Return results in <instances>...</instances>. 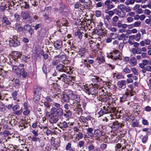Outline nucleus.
Masks as SVG:
<instances>
[{
	"mask_svg": "<svg viewBox=\"0 0 151 151\" xmlns=\"http://www.w3.org/2000/svg\"><path fill=\"white\" fill-rule=\"evenodd\" d=\"M58 120V118L57 116L53 115L51 116L50 120V122L52 124L56 123Z\"/></svg>",
	"mask_w": 151,
	"mask_h": 151,
	"instance_id": "obj_17",
	"label": "nucleus"
},
{
	"mask_svg": "<svg viewBox=\"0 0 151 151\" xmlns=\"http://www.w3.org/2000/svg\"><path fill=\"white\" fill-rule=\"evenodd\" d=\"M131 70L132 72L135 75H137L138 73L136 69L134 68H131Z\"/></svg>",
	"mask_w": 151,
	"mask_h": 151,
	"instance_id": "obj_52",
	"label": "nucleus"
},
{
	"mask_svg": "<svg viewBox=\"0 0 151 151\" xmlns=\"http://www.w3.org/2000/svg\"><path fill=\"white\" fill-rule=\"evenodd\" d=\"M58 139H55L54 140V141L52 142V144L55 147H58L59 145V143L58 142Z\"/></svg>",
	"mask_w": 151,
	"mask_h": 151,
	"instance_id": "obj_36",
	"label": "nucleus"
},
{
	"mask_svg": "<svg viewBox=\"0 0 151 151\" xmlns=\"http://www.w3.org/2000/svg\"><path fill=\"white\" fill-rule=\"evenodd\" d=\"M81 5V4L79 3L76 2L74 5V8L75 9L78 8L80 7Z\"/></svg>",
	"mask_w": 151,
	"mask_h": 151,
	"instance_id": "obj_56",
	"label": "nucleus"
},
{
	"mask_svg": "<svg viewBox=\"0 0 151 151\" xmlns=\"http://www.w3.org/2000/svg\"><path fill=\"white\" fill-rule=\"evenodd\" d=\"M0 125H2L3 129L9 130V120L7 118L2 120Z\"/></svg>",
	"mask_w": 151,
	"mask_h": 151,
	"instance_id": "obj_3",
	"label": "nucleus"
},
{
	"mask_svg": "<svg viewBox=\"0 0 151 151\" xmlns=\"http://www.w3.org/2000/svg\"><path fill=\"white\" fill-rule=\"evenodd\" d=\"M127 20L128 22H131L133 21V19L132 17H129L127 18Z\"/></svg>",
	"mask_w": 151,
	"mask_h": 151,
	"instance_id": "obj_57",
	"label": "nucleus"
},
{
	"mask_svg": "<svg viewBox=\"0 0 151 151\" xmlns=\"http://www.w3.org/2000/svg\"><path fill=\"white\" fill-rule=\"evenodd\" d=\"M9 70H4L3 68H0V75L4 77V81L5 79H8V80H6V81H9V77L7 74V73L8 72Z\"/></svg>",
	"mask_w": 151,
	"mask_h": 151,
	"instance_id": "obj_6",
	"label": "nucleus"
},
{
	"mask_svg": "<svg viewBox=\"0 0 151 151\" xmlns=\"http://www.w3.org/2000/svg\"><path fill=\"white\" fill-rule=\"evenodd\" d=\"M12 70L13 72L17 74V73L19 72V70L18 67L15 66H13L12 68Z\"/></svg>",
	"mask_w": 151,
	"mask_h": 151,
	"instance_id": "obj_39",
	"label": "nucleus"
},
{
	"mask_svg": "<svg viewBox=\"0 0 151 151\" xmlns=\"http://www.w3.org/2000/svg\"><path fill=\"white\" fill-rule=\"evenodd\" d=\"M151 41L149 39H146L145 40V44L147 45H150V43Z\"/></svg>",
	"mask_w": 151,
	"mask_h": 151,
	"instance_id": "obj_60",
	"label": "nucleus"
},
{
	"mask_svg": "<svg viewBox=\"0 0 151 151\" xmlns=\"http://www.w3.org/2000/svg\"><path fill=\"white\" fill-rule=\"evenodd\" d=\"M17 92L16 91H14L12 94V96L14 100H16L17 99L16 96L17 95Z\"/></svg>",
	"mask_w": 151,
	"mask_h": 151,
	"instance_id": "obj_44",
	"label": "nucleus"
},
{
	"mask_svg": "<svg viewBox=\"0 0 151 151\" xmlns=\"http://www.w3.org/2000/svg\"><path fill=\"white\" fill-rule=\"evenodd\" d=\"M63 96V100L65 102H68L69 100V96L67 94H64Z\"/></svg>",
	"mask_w": 151,
	"mask_h": 151,
	"instance_id": "obj_30",
	"label": "nucleus"
},
{
	"mask_svg": "<svg viewBox=\"0 0 151 151\" xmlns=\"http://www.w3.org/2000/svg\"><path fill=\"white\" fill-rule=\"evenodd\" d=\"M24 109L25 110L23 112L24 114V115L28 114L29 113V111L28 110L27 106L25 105L24 106Z\"/></svg>",
	"mask_w": 151,
	"mask_h": 151,
	"instance_id": "obj_40",
	"label": "nucleus"
},
{
	"mask_svg": "<svg viewBox=\"0 0 151 151\" xmlns=\"http://www.w3.org/2000/svg\"><path fill=\"white\" fill-rule=\"evenodd\" d=\"M130 63L133 66H135L137 64V60L134 57H132L130 60Z\"/></svg>",
	"mask_w": 151,
	"mask_h": 151,
	"instance_id": "obj_25",
	"label": "nucleus"
},
{
	"mask_svg": "<svg viewBox=\"0 0 151 151\" xmlns=\"http://www.w3.org/2000/svg\"><path fill=\"white\" fill-rule=\"evenodd\" d=\"M21 16L24 19H29L30 18L29 14L27 12H22L21 14Z\"/></svg>",
	"mask_w": 151,
	"mask_h": 151,
	"instance_id": "obj_11",
	"label": "nucleus"
},
{
	"mask_svg": "<svg viewBox=\"0 0 151 151\" xmlns=\"http://www.w3.org/2000/svg\"><path fill=\"white\" fill-rule=\"evenodd\" d=\"M110 37L112 39H114L117 37V35L113 33H111L110 34Z\"/></svg>",
	"mask_w": 151,
	"mask_h": 151,
	"instance_id": "obj_43",
	"label": "nucleus"
},
{
	"mask_svg": "<svg viewBox=\"0 0 151 151\" xmlns=\"http://www.w3.org/2000/svg\"><path fill=\"white\" fill-rule=\"evenodd\" d=\"M20 45V42L17 40L16 37H12V38L10 37V46L15 47Z\"/></svg>",
	"mask_w": 151,
	"mask_h": 151,
	"instance_id": "obj_5",
	"label": "nucleus"
},
{
	"mask_svg": "<svg viewBox=\"0 0 151 151\" xmlns=\"http://www.w3.org/2000/svg\"><path fill=\"white\" fill-rule=\"evenodd\" d=\"M112 55H108L107 57L109 58L116 60L118 59H122V54L118 50H114L113 51L112 53H111Z\"/></svg>",
	"mask_w": 151,
	"mask_h": 151,
	"instance_id": "obj_1",
	"label": "nucleus"
},
{
	"mask_svg": "<svg viewBox=\"0 0 151 151\" xmlns=\"http://www.w3.org/2000/svg\"><path fill=\"white\" fill-rule=\"evenodd\" d=\"M69 96L70 99L73 100L76 97V96L75 95H74L73 93L70 94Z\"/></svg>",
	"mask_w": 151,
	"mask_h": 151,
	"instance_id": "obj_64",
	"label": "nucleus"
},
{
	"mask_svg": "<svg viewBox=\"0 0 151 151\" xmlns=\"http://www.w3.org/2000/svg\"><path fill=\"white\" fill-rule=\"evenodd\" d=\"M62 124L63 127L65 128H67L68 126L67 122L65 121L63 122Z\"/></svg>",
	"mask_w": 151,
	"mask_h": 151,
	"instance_id": "obj_63",
	"label": "nucleus"
},
{
	"mask_svg": "<svg viewBox=\"0 0 151 151\" xmlns=\"http://www.w3.org/2000/svg\"><path fill=\"white\" fill-rule=\"evenodd\" d=\"M125 12H129L131 11V9L130 8L129 6H126L124 9Z\"/></svg>",
	"mask_w": 151,
	"mask_h": 151,
	"instance_id": "obj_58",
	"label": "nucleus"
},
{
	"mask_svg": "<svg viewBox=\"0 0 151 151\" xmlns=\"http://www.w3.org/2000/svg\"><path fill=\"white\" fill-rule=\"evenodd\" d=\"M114 77H116L118 79H124V77L123 75L119 73H113Z\"/></svg>",
	"mask_w": 151,
	"mask_h": 151,
	"instance_id": "obj_21",
	"label": "nucleus"
},
{
	"mask_svg": "<svg viewBox=\"0 0 151 151\" xmlns=\"http://www.w3.org/2000/svg\"><path fill=\"white\" fill-rule=\"evenodd\" d=\"M14 16L15 19L17 21H19L20 20V17L19 14H15L14 15Z\"/></svg>",
	"mask_w": 151,
	"mask_h": 151,
	"instance_id": "obj_48",
	"label": "nucleus"
},
{
	"mask_svg": "<svg viewBox=\"0 0 151 151\" xmlns=\"http://www.w3.org/2000/svg\"><path fill=\"white\" fill-rule=\"evenodd\" d=\"M117 14L120 17L123 18L124 17L126 13L124 11H120L118 10L117 12Z\"/></svg>",
	"mask_w": 151,
	"mask_h": 151,
	"instance_id": "obj_28",
	"label": "nucleus"
},
{
	"mask_svg": "<svg viewBox=\"0 0 151 151\" xmlns=\"http://www.w3.org/2000/svg\"><path fill=\"white\" fill-rule=\"evenodd\" d=\"M75 35L76 36H78L79 38L81 40L82 37V35L80 32H76L75 33Z\"/></svg>",
	"mask_w": 151,
	"mask_h": 151,
	"instance_id": "obj_38",
	"label": "nucleus"
},
{
	"mask_svg": "<svg viewBox=\"0 0 151 151\" xmlns=\"http://www.w3.org/2000/svg\"><path fill=\"white\" fill-rule=\"evenodd\" d=\"M141 24L140 22H136L134 23V27H139Z\"/></svg>",
	"mask_w": 151,
	"mask_h": 151,
	"instance_id": "obj_53",
	"label": "nucleus"
},
{
	"mask_svg": "<svg viewBox=\"0 0 151 151\" xmlns=\"http://www.w3.org/2000/svg\"><path fill=\"white\" fill-rule=\"evenodd\" d=\"M95 34L99 36H102L103 34V32L101 29H96L94 31Z\"/></svg>",
	"mask_w": 151,
	"mask_h": 151,
	"instance_id": "obj_23",
	"label": "nucleus"
},
{
	"mask_svg": "<svg viewBox=\"0 0 151 151\" xmlns=\"http://www.w3.org/2000/svg\"><path fill=\"white\" fill-rule=\"evenodd\" d=\"M0 109L2 112H4L6 110L5 105L1 102H0Z\"/></svg>",
	"mask_w": 151,
	"mask_h": 151,
	"instance_id": "obj_35",
	"label": "nucleus"
},
{
	"mask_svg": "<svg viewBox=\"0 0 151 151\" xmlns=\"http://www.w3.org/2000/svg\"><path fill=\"white\" fill-rule=\"evenodd\" d=\"M129 87L130 89L129 90L127 89V92H126L125 95L126 96L128 95H130L131 96H133L132 91H133V86L132 84H130L129 86Z\"/></svg>",
	"mask_w": 151,
	"mask_h": 151,
	"instance_id": "obj_14",
	"label": "nucleus"
},
{
	"mask_svg": "<svg viewBox=\"0 0 151 151\" xmlns=\"http://www.w3.org/2000/svg\"><path fill=\"white\" fill-rule=\"evenodd\" d=\"M77 137H78L79 138L81 139L83 138V136L82 134L80 132H79V133L77 134Z\"/></svg>",
	"mask_w": 151,
	"mask_h": 151,
	"instance_id": "obj_62",
	"label": "nucleus"
},
{
	"mask_svg": "<svg viewBox=\"0 0 151 151\" xmlns=\"http://www.w3.org/2000/svg\"><path fill=\"white\" fill-rule=\"evenodd\" d=\"M87 61L86 60H84L83 63H84L85 65L88 68H89L91 67V65H90L88 63H87Z\"/></svg>",
	"mask_w": 151,
	"mask_h": 151,
	"instance_id": "obj_51",
	"label": "nucleus"
},
{
	"mask_svg": "<svg viewBox=\"0 0 151 151\" xmlns=\"http://www.w3.org/2000/svg\"><path fill=\"white\" fill-rule=\"evenodd\" d=\"M141 56L143 58H149V57L147 56V53L145 52L142 53L141 54Z\"/></svg>",
	"mask_w": 151,
	"mask_h": 151,
	"instance_id": "obj_54",
	"label": "nucleus"
},
{
	"mask_svg": "<svg viewBox=\"0 0 151 151\" xmlns=\"http://www.w3.org/2000/svg\"><path fill=\"white\" fill-rule=\"evenodd\" d=\"M24 28L25 30L28 31L31 29L30 25L28 24L25 25L24 27Z\"/></svg>",
	"mask_w": 151,
	"mask_h": 151,
	"instance_id": "obj_45",
	"label": "nucleus"
},
{
	"mask_svg": "<svg viewBox=\"0 0 151 151\" xmlns=\"http://www.w3.org/2000/svg\"><path fill=\"white\" fill-rule=\"evenodd\" d=\"M2 22L5 25H9V21L5 15L3 16Z\"/></svg>",
	"mask_w": 151,
	"mask_h": 151,
	"instance_id": "obj_12",
	"label": "nucleus"
},
{
	"mask_svg": "<svg viewBox=\"0 0 151 151\" xmlns=\"http://www.w3.org/2000/svg\"><path fill=\"white\" fill-rule=\"evenodd\" d=\"M7 8L6 5V4H1L0 5V11L1 12H4Z\"/></svg>",
	"mask_w": 151,
	"mask_h": 151,
	"instance_id": "obj_32",
	"label": "nucleus"
},
{
	"mask_svg": "<svg viewBox=\"0 0 151 151\" xmlns=\"http://www.w3.org/2000/svg\"><path fill=\"white\" fill-rule=\"evenodd\" d=\"M94 134L96 137L98 138H99L102 135L101 132L99 129L95 130L94 131Z\"/></svg>",
	"mask_w": 151,
	"mask_h": 151,
	"instance_id": "obj_20",
	"label": "nucleus"
},
{
	"mask_svg": "<svg viewBox=\"0 0 151 151\" xmlns=\"http://www.w3.org/2000/svg\"><path fill=\"white\" fill-rule=\"evenodd\" d=\"M15 27L19 31H21L23 30V28L19 24H15Z\"/></svg>",
	"mask_w": 151,
	"mask_h": 151,
	"instance_id": "obj_41",
	"label": "nucleus"
},
{
	"mask_svg": "<svg viewBox=\"0 0 151 151\" xmlns=\"http://www.w3.org/2000/svg\"><path fill=\"white\" fill-rule=\"evenodd\" d=\"M62 45V42L60 40H58L55 42L54 43V46L57 49L61 48Z\"/></svg>",
	"mask_w": 151,
	"mask_h": 151,
	"instance_id": "obj_16",
	"label": "nucleus"
},
{
	"mask_svg": "<svg viewBox=\"0 0 151 151\" xmlns=\"http://www.w3.org/2000/svg\"><path fill=\"white\" fill-rule=\"evenodd\" d=\"M135 2V0H127L125 2V4L127 5H133Z\"/></svg>",
	"mask_w": 151,
	"mask_h": 151,
	"instance_id": "obj_29",
	"label": "nucleus"
},
{
	"mask_svg": "<svg viewBox=\"0 0 151 151\" xmlns=\"http://www.w3.org/2000/svg\"><path fill=\"white\" fill-rule=\"evenodd\" d=\"M127 82L124 80H120L117 82V86L118 88L120 90L124 89L126 87Z\"/></svg>",
	"mask_w": 151,
	"mask_h": 151,
	"instance_id": "obj_4",
	"label": "nucleus"
},
{
	"mask_svg": "<svg viewBox=\"0 0 151 151\" xmlns=\"http://www.w3.org/2000/svg\"><path fill=\"white\" fill-rule=\"evenodd\" d=\"M101 11L99 10H96L95 12V15L97 17H99L101 16Z\"/></svg>",
	"mask_w": 151,
	"mask_h": 151,
	"instance_id": "obj_46",
	"label": "nucleus"
},
{
	"mask_svg": "<svg viewBox=\"0 0 151 151\" xmlns=\"http://www.w3.org/2000/svg\"><path fill=\"white\" fill-rule=\"evenodd\" d=\"M18 75H20L22 76L23 77H26L27 76V73L25 71L24 69L22 68L20 70L19 72L17 73Z\"/></svg>",
	"mask_w": 151,
	"mask_h": 151,
	"instance_id": "obj_13",
	"label": "nucleus"
},
{
	"mask_svg": "<svg viewBox=\"0 0 151 151\" xmlns=\"http://www.w3.org/2000/svg\"><path fill=\"white\" fill-rule=\"evenodd\" d=\"M92 81H93V82L95 83H96L102 81V80L101 79L99 78V77H97V76H94L93 77L92 79Z\"/></svg>",
	"mask_w": 151,
	"mask_h": 151,
	"instance_id": "obj_27",
	"label": "nucleus"
},
{
	"mask_svg": "<svg viewBox=\"0 0 151 151\" xmlns=\"http://www.w3.org/2000/svg\"><path fill=\"white\" fill-rule=\"evenodd\" d=\"M142 62L145 65H151V61L150 60H147L146 59H144L142 60Z\"/></svg>",
	"mask_w": 151,
	"mask_h": 151,
	"instance_id": "obj_33",
	"label": "nucleus"
},
{
	"mask_svg": "<svg viewBox=\"0 0 151 151\" xmlns=\"http://www.w3.org/2000/svg\"><path fill=\"white\" fill-rule=\"evenodd\" d=\"M67 77V76L65 74H63L61 75L60 76V77H58L57 78L58 80H60L61 79V78H63V81L64 80H65V78Z\"/></svg>",
	"mask_w": 151,
	"mask_h": 151,
	"instance_id": "obj_49",
	"label": "nucleus"
},
{
	"mask_svg": "<svg viewBox=\"0 0 151 151\" xmlns=\"http://www.w3.org/2000/svg\"><path fill=\"white\" fill-rule=\"evenodd\" d=\"M105 13L108 14L109 16L110 17L112 16L114 14L113 11H109L107 9H106L105 10Z\"/></svg>",
	"mask_w": 151,
	"mask_h": 151,
	"instance_id": "obj_37",
	"label": "nucleus"
},
{
	"mask_svg": "<svg viewBox=\"0 0 151 151\" xmlns=\"http://www.w3.org/2000/svg\"><path fill=\"white\" fill-rule=\"evenodd\" d=\"M57 70L59 71H65L66 70V67L61 64H59L56 67Z\"/></svg>",
	"mask_w": 151,
	"mask_h": 151,
	"instance_id": "obj_15",
	"label": "nucleus"
},
{
	"mask_svg": "<svg viewBox=\"0 0 151 151\" xmlns=\"http://www.w3.org/2000/svg\"><path fill=\"white\" fill-rule=\"evenodd\" d=\"M40 93H38L36 91L35 92V94L34 95L33 100L35 102H37V101H38L40 99Z\"/></svg>",
	"mask_w": 151,
	"mask_h": 151,
	"instance_id": "obj_18",
	"label": "nucleus"
},
{
	"mask_svg": "<svg viewBox=\"0 0 151 151\" xmlns=\"http://www.w3.org/2000/svg\"><path fill=\"white\" fill-rule=\"evenodd\" d=\"M141 34L139 33L136 35L135 37V39L136 41H139L140 40L141 38Z\"/></svg>",
	"mask_w": 151,
	"mask_h": 151,
	"instance_id": "obj_42",
	"label": "nucleus"
},
{
	"mask_svg": "<svg viewBox=\"0 0 151 151\" xmlns=\"http://www.w3.org/2000/svg\"><path fill=\"white\" fill-rule=\"evenodd\" d=\"M22 109H21L20 110L18 111H15L14 112V114L17 115H19L22 113Z\"/></svg>",
	"mask_w": 151,
	"mask_h": 151,
	"instance_id": "obj_61",
	"label": "nucleus"
},
{
	"mask_svg": "<svg viewBox=\"0 0 151 151\" xmlns=\"http://www.w3.org/2000/svg\"><path fill=\"white\" fill-rule=\"evenodd\" d=\"M96 60L99 63V64L101 63L104 61V59L103 56L101 54H99L97 56Z\"/></svg>",
	"mask_w": 151,
	"mask_h": 151,
	"instance_id": "obj_22",
	"label": "nucleus"
},
{
	"mask_svg": "<svg viewBox=\"0 0 151 151\" xmlns=\"http://www.w3.org/2000/svg\"><path fill=\"white\" fill-rule=\"evenodd\" d=\"M85 52V50L84 49L80 50L79 52V55L81 56H83L84 55Z\"/></svg>",
	"mask_w": 151,
	"mask_h": 151,
	"instance_id": "obj_50",
	"label": "nucleus"
},
{
	"mask_svg": "<svg viewBox=\"0 0 151 151\" xmlns=\"http://www.w3.org/2000/svg\"><path fill=\"white\" fill-rule=\"evenodd\" d=\"M46 33V30L45 29H42L41 31L40 32V35H41V36L42 37H44L45 36V34Z\"/></svg>",
	"mask_w": 151,
	"mask_h": 151,
	"instance_id": "obj_47",
	"label": "nucleus"
},
{
	"mask_svg": "<svg viewBox=\"0 0 151 151\" xmlns=\"http://www.w3.org/2000/svg\"><path fill=\"white\" fill-rule=\"evenodd\" d=\"M21 54L18 52L14 51L12 52L11 55H10V62L11 63H14L16 60L18 58H20Z\"/></svg>",
	"mask_w": 151,
	"mask_h": 151,
	"instance_id": "obj_2",
	"label": "nucleus"
},
{
	"mask_svg": "<svg viewBox=\"0 0 151 151\" xmlns=\"http://www.w3.org/2000/svg\"><path fill=\"white\" fill-rule=\"evenodd\" d=\"M84 142L83 141H81L79 142L78 145L80 147H81L83 146L84 145Z\"/></svg>",
	"mask_w": 151,
	"mask_h": 151,
	"instance_id": "obj_59",
	"label": "nucleus"
},
{
	"mask_svg": "<svg viewBox=\"0 0 151 151\" xmlns=\"http://www.w3.org/2000/svg\"><path fill=\"white\" fill-rule=\"evenodd\" d=\"M122 124H120L118 122H115L113 123V124L112 125L111 128L115 130L118 129L120 127H122Z\"/></svg>",
	"mask_w": 151,
	"mask_h": 151,
	"instance_id": "obj_9",
	"label": "nucleus"
},
{
	"mask_svg": "<svg viewBox=\"0 0 151 151\" xmlns=\"http://www.w3.org/2000/svg\"><path fill=\"white\" fill-rule=\"evenodd\" d=\"M11 83L13 84L14 86H19V81L18 79H14L12 81Z\"/></svg>",
	"mask_w": 151,
	"mask_h": 151,
	"instance_id": "obj_26",
	"label": "nucleus"
},
{
	"mask_svg": "<svg viewBox=\"0 0 151 151\" xmlns=\"http://www.w3.org/2000/svg\"><path fill=\"white\" fill-rule=\"evenodd\" d=\"M140 6L138 4H136L133 6V10L137 14H141L143 13V11L142 9L140 8Z\"/></svg>",
	"mask_w": 151,
	"mask_h": 151,
	"instance_id": "obj_7",
	"label": "nucleus"
},
{
	"mask_svg": "<svg viewBox=\"0 0 151 151\" xmlns=\"http://www.w3.org/2000/svg\"><path fill=\"white\" fill-rule=\"evenodd\" d=\"M104 5H106L107 8L109 9H111L114 7L115 6L112 2L109 0H107L104 2Z\"/></svg>",
	"mask_w": 151,
	"mask_h": 151,
	"instance_id": "obj_8",
	"label": "nucleus"
},
{
	"mask_svg": "<svg viewBox=\"0 0 151 151\" xmlns=\"http://www.w3.org/2000/svg\"><path fill=\"white\" fill-rule=\"evenodd\" d=\"M126 6L123 4H119V5L117 7L121 11H124V10Z\"/></svg>",
	"mask_w": 151,
	"mask_h": 151,
	"instance_id": "obj_34",
	"label": "nucleus"
},
{
	"mask_svg": "<svg viewBox=\"0 0 151 151\" xmlns=\"http://www.w3.org/2000/svg\"><path fill=\"white\" fill-rule=\"evenodd\" d=\"M9 130L5 129H3L2 131H3V134L4 136L5 137H6L9 135ZM3 134L2 132H0V135Z\"/></svg>",
	"mask_w": 151,
	"mask_h": 151,
	"instance_id": "obj_24",
	"label": "nucleus"
},
{
	"mask_svg": "<svg viewBox=\"0 0 151 151\" xmlns=\"http://www.w3.org/2000/svg\"><path fill=\"white\" fill-rule=\"evenodd\" d=\"M56 114L59 116L62 115L63 114V111L62 109L60 108H59L57 109L56 111Z\"/></svg>",
	"mask_w": 151,
	"mask_h": 151,
	"instance_id": "obj_31",
	"label": "nucleus"
},
{
	"mask_svg": "<svg viewBox=\"0 0 151 151\" xmlns=\"http://www.w3.org/2000/svg\"><path fill=\"white\" fill-rule=\"evenodd\" d=\"M12 105H11L10 106V107L12 108L13 110V111H15V110H17V109H19V106L17 105H15L14 106L12 107Z\"/></svg>",
	"mask_w": 151,
	"mask_h": 151,
	"instance_id": "obj_55",
	"label": "nucleus"
},
{
	"mask_svg": "<svg viewBox=\"0 0 151 151\" xmlns=\"http://www.w3.org/2000/svg\"><path fill=\"white\" fill-rule=\"evenodd\" d=\"M9 137H8L7 139H5V141L3 142L4 146V147L7 150L9 149Z\"/></svg>",
	"mask_w": 151,
	"mask_h": 151,
	"instance_id": "obj_10",
	"label": "nucleus"
},
{
	"mask_svg": "<svg viewBox=\"0 0 151 151\" xmlns=\"http://www.w3.org/2000/svg\"><path fill=\"white\" fill-rule=\"evenodd\" d=\"M128 38V37L126 35V34L122 33L119 36L118 40H122L123 41H124L127 40Z\"/></svg>",
	"mask_w": 151,
	"mask_h": 151,
	"instance_id": "obj_19",
	"label": "nucleus"
}]
</instances>
